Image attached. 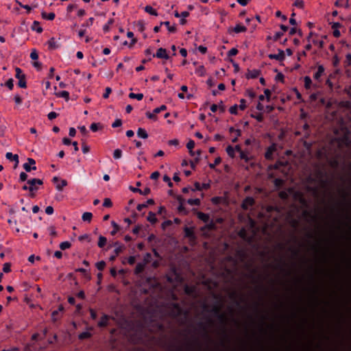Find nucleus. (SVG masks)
<instances>
[{
	"mask_svg": "<svg viewBox=\"0 0 351 351\" xmlns=\"http://www.w3.org/2000/svg\"><path fill=\"white\" fill-rule=\"evenodd\" d=\"M5 157L8 160H12L15 162L16 167L19 164V156L17 154H12L11 152H8L5 154Z\"/></svg>",
	"mask_w": 351,
	"mask_h": 351,
	"instance_id": "1a4fd4ad",
	"label": "nucleus"
},
{
	"mask_svg": "<svg viewBox=\"0 0 351 351\" xmlns=\"http://www.w3.org/2000/svg\"><path fill=\"white\" fill-rule=\"evenodd\" d=\"M106 243H107V239L104 236H101V235L99 236L98 243H97L98 246L99 247H103L104 246H105Z\"/></svg>",
	"mask_w": 351,
	"mask_h": 351,
	"instance_id": "473e14b6",
	"label": "nucleus"
},
{
	"mask_svg": "<svg viewBox=\"0 0 351 351\" xmlns=\"http://www.w3.org/2000/svg\"><path fill=\"white\" fill-rule=\"evenodd\" d=\"M221 162V159L220 157H217L215 158L213 163L209 164V167L210 169H214L217 165H218Z\"/></svg>",
	"mask_w": 351,
	"mask_h": 351,
	"instance_id": "37998d69",
	"label": "nucleus"
},
{
	"mask_svg": "<svg viewBox=\"0 0 351 351\" xmlns=\"http://www.w3.org/2000/svg\"><path fill=\"white\" fill-rule=\"evenodd\" d=\"M137 135L138 137L142 138H147L148 137L147 131L142 128H139L138 129Z\"/></svg>",
	"mask_w": 351,
	"mask_h": 351,
	"instance_id": "412c9836",
	"label": "nucleus"
},
{
	"mask_svg": "<svg viewBox=\"0 0 351 351\" xmlns=\"http://www.w3.org/2000/svg\"><path fill=\"white\" fill-rule=\"evenodd\" d=\"M195 73L199 76H204L206 74V69L203 65H200L196 69Z\"/></svg>",
	"mask_w": 351,
	"mask_h": 351,
	"instance_id": "c85d7f7f",
	"label": "nucleus"
},
{
	"mask_svg": "<svg viewBox=\"0 0 351 351\" xmlns=\"http://www.w3.org/2000/svg\"><path fill=\"white\" fill-rule=\"evenodd\" d=\"M274 185L279 188L284 184V180L280 178H276L274 181Z\"/></svg>",
	"mask_w": 351,
	"mask_h": 351,
	"instance_id": "3c124183",
	"label": "nucleus"
},
{
	"mask_svg": "<svg viewBox=\"0 0 351 351\" xmlns=\"http://www.w3.org/2000/svg\"><path fill=\"white\" fill-rule=\"evenodd\" d=\"M195 147V141L193 140H190L187 144L186 147L188 149H193Z\"/></svg>",
	"mask_w": 351,
	"mask_h": 351,
	"instance_id": "774afa93",
	"label": "nucleus"
},
{
	"mask_svg": "<svg viewBox=\"0 0 351 351\" xmlns=\"http://www.w3.org/2000/svg\"><path fill=\"white\" fill-rule=\"evenodd\" d=\"M64 308L62 305L58 307V310L53 311L51 313L52 319L55 322L59 319L58 315L60 312L63 311Z\"/></svg>",
	"mask_w": 351,
	"mask_h": 351,
	"instance_id": "2eb2a0df",
	"label": "nucleus"
},
{
	"mask_svg": "<svg viewBox=\"0 0 351 351\" xmlns=\"http://www.w3.org/2000/svg\"><path fill=\"white\" fill-rule=\"evenodd\" d=\"M32 29L36 31L38 33H41L43 32V28L40 27L39 22L36 21H34Z\"/></svg>",
	"mask_w": 351,
	"mask_h": 351,
	"instance_id": "a878e982",
	"label": "nucleus"
},
{
	"mask_svg": "<svg viewBox=\"0 0 351 351\" xmlns=\"http://www.w3.org/2000/svg\"><path fill=\"white\" fill-rule=\"evenodd\" d=\"M113 230L111 231V234L114 235L119 230V226L114 221H111Z\"/></svg>",
	"mask_w": 351,
	"mask_h": 351,
	"instance_id": "f704fd0d",
	"label": "nucleus"
},
{
	"mask_svg": "<svg viewBox=\"0 0 351 351\" xmlns=\"http://www.w3.org/2000/svg\"><path fill=\"white\" fill-rule=\"evenodd\" d=\"M146 117L149 119L156 121L157 119L156 115L154 112H147Z\"/></svg>",
	"mask_w": 351,
	"mask_h": 351,
	"instance_id": "6e6d98bb",
	"label": "nucleus"
},
{
	"mask_svg": "<svg viewBox=\"0 0 351 351\" xmlns=\"http://www.w3.org/2000/svg\"><path fill=\"white\" fill-rule=\"evenodd\" d=\"M67 185V182L66 180H62L60 181V183L56 185V189L58 190V191H62V189L66 186Z\"/></svg>",
	"mask_w": 351,
	"mask_h": 351,
	"instance_id": "58836bf2",
	"label": "nucleus"
},
{
	"mask_svg": "<svg viewBox=\"0 0 351 351\" xmlns=\"http://www.w3.org/2000/svg\"><path fill=\"white\" fill-rule=\"evenodd\" d=\"M215 228V223L211 221L210 223H207L204 227L202 228V230L205 229H208L209 230H214Z\"/></svg>",
	"mask_w": 351,
	"mask_h": 351,
	"instance_id": "ea45409f",
	"label": "nucleus"
},
{
	"mask_svg": "<svg viewBox=\"0 0 351 351\" xmlns=\"http://www.w3.org/2000/svg\"><path fill=\"white\" fill-rule=\"evenodd\" d=\"M42 17L44 19L52 21L55 19V14L53 12L47 13L45 12H42L41 13Z\"/></svg>",
	"mask_w": 351,
	"mask_h": 351,
	"instance_id": "aec40b11",
	"label": "nucleus"
},
{
	"mask_svg": "<svg viewBox=\"0 0 351 351\" xmlns=\"http://www.w3.org/2000/svg\"><path fill=\"white\" fill-rule=\"evenodd\" d=\"M152 57H156L158 58H160V59H165V60H168L169 58V56L168 55L167 53V51L166 50V49H164V48H159L156 54H153L152 55Z\"/></svg>",
	"mask_w": 351,
	"mask_h": 351,
	"instance_id": "7ed1b4c3",
	"label": "nucleus"
},
{
	"mask_svg": "<svg viewBox=\"0 0 351 351\" xmlns=\"http://www.w3.org/2000/svg\"><path fill=\"white\" fill-rule=\"evenodd\" d=\"M324 68L322 65H319L317 67V71L314 74L313 77L315 80H319L321 76L324 74Z\"/></svg>",
	"mask_w": 351,
	"mask_h": 351,
	"instance_id": "9b49d317",
	"label": "nucleus"
},
{
	"mask_svg": "<svg viewBox=\"0 0 351 351\" xmlns=\"http://www.w3.org/2000/svg\"><path fill=\"white\" fill-rule=\"evenodd\" d=\"M129 97L130 99H136L138 101H141L143 99V93H130L129 94Z\"/></svg>",
	"mask_w": 351,
	"mask_h": 351,
	"instance_id": "cd10ccee",
	"label": "nucleus"
},
{
	"mask_svg": "<svg viewBox=\"0 0 351 351\" xmlns=\"http://www.w3.org/2000/svg\"><path fill=\"white\" fill-rule=\"evenodd\" d=\"M122 156V151L119 149H117L114 151L113 157L115 159H119Z\"/></svg>",
	"mask_w": 351,
	"mask_h": 351,
	"instance_id": "49530a36",
	"label": "nucleus"
},
{
	"mask_svg": "<svg viewBox=\"0 0 351 351\" xmlns=\"http://www.w3.org/2000/svg\"><path fill=\"white\" fill-rule=\"evenodd\" d=\"M82 149L84 154H86L90 151V147L85 143H82Z\"/></svg>",
	"mask_w": 351,
	"mask_h": 351,
	"instance_id": "69168bd1",
	"label": "nucleus"
},
{
	"mask_svg": "<svg viewBox=\"0 0 351 351\" xmlns=\"http://www.w3.org/2000/svg\"><path fill=\"white\" fill-rule=\"evenodd\" d=\"M221 308L218 305H215L213 306L211 309V312L213 313L217 316L220 313Z\"/></svg>",
	"mask_w": 351,
	"mask_h": 351,
	"instance_id": "de8ad7c7",
	"label": "nucleus"
},
{
	"mask_svg": "<svg viewBox=\"0 0 351 351\" xmlns=\"http://www.w3.org/2000/svg\"><path fill=\"white\" fill-rule=\"evenodd\" d=\"M71 243L69 241H64L60 244V247L62 250H65L71 247Z\"/></svg>",
	"mask_w": 351,
	"mask_h": 351,
	"instance_id": "4c0bfd02",
	"label": "nucleus"
},
{
	"mask_svg": "<svg viewBox=\"0 0 351 351\" xmlns=\"http://www.w3.org/2000/svg\"><path fill=\"white\" fill-rule=\"evenodd\" d=\"M239 51L236 48H232L228 52V56H236L238 53Z\"/></svg>",
	"mask_w": 351,
	"mask_h": 351,
	"instance_id": "4d7b16f0",
	"label": "nucleus"
},
{
	"mask_svg": "<svg viewBox=\"0 0 351 351\" xmlns=\"http://www.w3.org/2000/svg\"><path fill=\"white\" fill-rule=\"evenodd\" d=\"M197 215L198 219H199L200 220L203 221L205 223H208L210 219L209 215L202 213V212H198L197 213Z\"/></svg>",
	"mask_w": 351,
	"mask_h": 351,
	"instance_id": "4468645a",
	"label": "nucleus"
},
{
	"mask_svg": "<svg viewBox=\"0 0 351 351\" xmlns=\"http://www.w3.org/2000/svg\"><path fill=\"white\" fill-rule=\"evenodd\" d=\"M130 189L134 193H138L143 195H147L149 194L151 192L150 189L148 187H146L143 190H141L138 188H135V187L130 186Z\"/></svg>",
	"mask_w": 351,
	"mask_h": 351,
	"instance_id": "423d86ee",
	"label": "nucleus"
},
{
	"mask_svg": "<svg viewBox=\"0 0 351 351\" xmlns=\"http://www.w3.org/2000/svg\"><path fill=\"white\" fill-rule=\"evenodd\" d=\"M49 231L50 235L52 236L53 237H56L57 236V232L56 230L55 226H51L49 228Z\"/></svg>",
	"mask_w": 351,
	"mask_h": 351,
	"instance_id": "603ef678",
	"label": "nucleus"
},
{
	"mask_svg": "<svg viewBox=\"0 0 351 351\" xmlns=\"http://www.w3.org/2000/svg\"><path fill=\"white\" fill-rule=\"evenodd\" d=\"M114 245L117 246L114 250V255H112L110 257V261H113L115 260L116 257L125 250V246L123 245L119 244L118 242L114 243Z\"/></svg>",
	"mask_w": 351,
	"mask_h": 351,
	"instance_id": "20e7f679",
	"label": "nucleus"
},
{
	"mask_svg": "<svg viewBox=\"0 0 351 351\" xmlns=\"http://www.w3.org/2000/svg\"><path fill=\"white\" fill-rule=\"evenodd\" d=\"M58 116V114L56 112H51L48 114L47 117L49 120H52L53 119H56Z\"/></svg>",
	"mask_w": 351,
	"mask_h": 351,
	"instance_id": "338daca9",
	"label": "nucleus"
},
{
	"mask_svg": "<svg viewBox=\"0 0 351 351\" xmlns=\"http://www.w3.org/2000/svg\"><path fill=\"white\" fill-rule=\"evenodd\" d=\"M35 165H36L35 160L33 158H28L27 162L24 163L23 167V169L27 172H30L32 170L36 169V167L35 166Z\"/></svg>",
	"mask_w": 351,
	"mask_h": 351,
	"instance_id": "f03ea898",
	"label": "nucleus"
},
{
	"mask_svg": "<svg viewBox=\"0 0 351 351\" xmlns=\"http://www.w3.org/2000/svg\"><path fill=\"white\" fill-rule=\"evenodd\" d=\"M10 267H11L10 263H4L3 266V272H5V273L10 272L11 271Z\"/></svg>",
	"mask_w": 351,
	"mask_h": 351,
	"instance_id": "864d4df0",
	"label": "nucleus"
},
{
	"mask_svg": "<svg viewBox=\"0 0 351 351\" xmlns=\"http://www.w3.org/2000/svg\"><path fill=\"white\" fill-rule=\"evenodd\" d=\"M90 130L95 132L99 130H101L103 128V126L101 123H93L91 125H90Z\"/></svg>",
	"mask_w": 351,
	"mask_h": 351,
	"instance_id": "393cba45",
	"label": "nucleus"
},
{
	"mask_svg": "<svg viewBox=\"0 0 351 351\" xmlns=\"http://www.w3.org/2000/svg\"><path fill=\"white\" fill-rule=\"evenodd\" d=\"M217 317L218 319H219V321L223 323V324H225L226 322V320H227V318H226V315L225 313H220L218 315H217Z\"/></svg>",
	"mask_w": 351,
	"mask_h": 351,
	"instance_id": "09e8293b",
	"label": "nucleus"
},
{
	"mask_svg": "<svg viewBox=\"0 0 351 351\" xmlns=\"http://www.w3.org/2000/svg\"><path fill=\"white\" fill-rule=\"evenodd\" d=\"M304 87L306 89L310 88L311 84H312V80H311V77L308 76H305L304 78Z\"/></svg>",
	"mask_w": 351,
	"mask_h": 351,
	"instance_id": "72a5a7b5",
	"label": "nucleus"
},
{
	"mask_svg": "<svg viewBox=\"0 0 351 351\" xmlns=\"http://www.w3.org/2000/svg\"><path fill=\"white\" fill-rule=\"evenodd\" d=\"M77 5L76 4H69L67 6L66 11L68 13L71 12L73 10L76 9Z\"/></svg>",
	"mask_w": 351,
	"mask_h": 351,
	"instance_id": "0e129e2a",
	"label": "nucleus"
},
{
	"mask_svg": "<svg viewBox=\"0 0 351 351\" xmlns=\"http://www.w3.org/2000/svg\"><path fill=\"white\" fill-rule=\"evenodd\" d=\"M144 10L147 13L151 15L158 16L157 11L155 9H154L151 5H146Z\"/></svg>",
	"mask_w": 351,
	"mask_h": 351,
	"instance_id": "4be33fe9",
	"label": "nucleus"
},
{
	"mask_svg": "<svg viewBox=\"0 0 351 351\" xmlns=\"http://www.w3.org/2000/svg\"><path fill=\"white\" fill-rule=\"evenodd\" d=\"M147 219L148 221H149L152 224L155 223L157 221V218L156 217V214L153 212L149 213Z\"/></svg>",
	"mask_w": 351,
	"mask_h": 351,
	"instance_id": "b1692460",
	"label": "nucleus"
},
{
	"mask_svg": "<svg viewBox=\"0 0 351 351\" xmlns=\"http://www.w3.org/2000/svg\"><path fill=\"white\" fill-rule=\"evenodd\" d=\"M122 125V121L119 119H117L114 121V122L112 124V128L120 127Z\"/></svg>",
	"mask_w": 351,
	"mask_h": 351,
	"instance_id": "bf43d9fd",
	"label": "nucleus"
},
{
	"mask_svg": "<svg viewBox=\"0 0 351 351\" xmlns=\"http://www.w3.org/2000/svg\"><path fill=\"white\" fill-rule=\"evenodd\" d=\"M27 179V175L25 172H21L19 176V182H25Z\"/></svg>",
	"mask_w": 351,
	"mask_h": 351,
	"instance_id": "052dcab7",
	"label": "nucleus"
},
{
	"mask_svg": "<svg viewBox=\"0 0 351 351\" xmlns=\"http://www.w3.org/2000/svg\"><path fill=\"white\" fill-rule=\"evenodd\" d=\"M5 86L10 89V90H12L14 87V84H13V80L12 79H9L6 82H5Z\"/></svg>",
	"mask_w": 351,
	"mask_h": 351,
	"instance_id": "680f3d73",
	"label": "nucleus"
},
{
	"mask_svg": "<svg viewBox=\"0 0 351 351\" xmlns=\"http://www.w3.org/2000/svg\"><path fill=\"white\" fill-rule=\"evenodd\" d=\"M294 5L300 8H303L304 3L302 0H296L294 3Z\"/></svg>",
	"mask_w": 351,
	"mask_h": 351,
	"instance_id": "e2e57ef3",
	"label": "nucleus"
},
{
	"mask_svg": "<svg viewBox=\"0 0 351 351\" xmlns=\"http://www.w3.org/2000/svg\"><path fill=\"white\" fill-rule=\"evenodd\" d=\"M48 47L50 50L56 49L58 47L56 39L53 37L47 41Z\"/></svg>",
	"mask_w": 351,
	"mask_h": 351,
	"instance_id": "f3484780",
	"label": "nucleus"
},
{
	"mask_svg": "<svg viewBox=\"0 0 351 351\" xmlns=\"http://www.w3.org/2000/svg\"><path fill=\"white\" fill-rule=\"evenodd\" d=\"M246 31H247L246 27L241 24H237L233 29V32L237 34H239L241 32H245Z\"/></svg>",
	"mask_w": 351,
	"mask_h": 351,
	"instance_id": "dca6fc26",
	"label": "nucleus"
},
{
	"mask_svg": "<svg viewBox=\"0 0 351 351\" xmlns=\"http://www.w3.org/2000/svg\"><path fill=\"white\" fill-rule=\"evenodd\" d=\"M56 96L58 97L64 98L66 101H69V93L66 90H62L56 93Z\"/></svg>",
	"mask_w": 351,
	"mask_h": 351,
	"instance_id": "5701e85b",
	"label": "nucleus"
},
{
	"mask_svg": "<svg viewBox=\"0 0 351 351\" xmlns=\"http://www.w3.org/2000/svg\"><path fill=\"white\" fill-rule=\"evenodd\" d=\"M226 152H227V154H228V156L230 157H231V158H234V149L231 145H228L226 147Z\"/></svg>",
	"mask_w": 351,
	"mask_h": 351,
	"instance_id": "c9c22d12",
	"label": "nucleus"
},
{
	"mask_svg": "<svg viewBox=\"0 0 351 351\" xmlns=\"http://www.w3.org/2000/svg\"><path fill=\"white\" fill-rule=\"evenodd\" d=\"M237 109H238V106L237 104L231 106L229 109L230 113L232 114H237Z\"/></svg>",
	"mask_w": 351,
	"mask_h": 351,
	"instance_id": "5fc2aeb1",
	"label": "nucleus"
},
{
	"mask_svg": "<svg viewBox=\"0 0 351 351\" xmlns=\"http://www.w3.org/2000/svg\"><path fill=\"white\" fill-rule=\"evenodd\" d=\"M278 54H269L268 57L271 60H276L278 61H282L285 58V51L282 49H278Z\"/></svg>",
	"mask_w": 351,
	"mask_h": 351,
	"instance_id": "39448f33",
	"label": "nucleus"
},
{
	"mask_svg": "<svg viewBox=\"0 0 351 351\" xmlns=\"http://www.w3.org/2000/svg\"><path fill=\"white\" fill-rule=\"evenodd\" d=\"M239 155L241 159L244 160L245 162H248L250 160V157L243 151H241Z\"/></svg>",
	"mask_w": 351,
	"mask_h": 351,
	"instance_id": "c03bdc74",
	"label": "nucleus"
},
{
	"mask_svg": "<svg viewBox=\"0 0 351 351\" xmlns=\"http://www.w3.org/2000/svg\"><path fill=\"white\" fill-rule=\"evenodd\" d=\"M145 267V263H137V265H136V267H135L134 273L136 274H141V272L143 271Z\"/></svg>",
	"mask_w": 351,
	"mask_h": 351,
	"instance_id": "a211bd4d",
	"label": "nucleus"
},
{
	"mask_svg": "<svg viewBox=\"0 0 351 351\" xmlns=\"http://www.w3.org/2000/svg\"><path fill=\"white\" fill-rule=\"evenodd\" d=\"M276 151V147L274 145L269 147L265 154V157L266 159H271L273 153Z\"/></svg>",
	"mask_w": 351,
	"mask_h": 351,
	"instance_id": "9d476101",
	"label": "nucleus"
},
{
	"mask_svg": "<svg viewBox=\"0 0 351 351\" xmlns=\"http://www.w3.org/2000/svg\"><path fill=\"white\" fill-rule=\"evenodd\" d=\"M30 58L32 60H37L38 58V55L36 49H33L30 53Z\"/></svg>",
	"mask_w": 351,
	"mask_h": 351,
	"instance_id": "13d9d810",
	"label": "nucleus"
},
{
	"mask_svg": "<svg viewBox=\"0 0 351 351\" xmlns=\"http://www.w3.org/2000/svg\"><path fill=\"white\" fill-rule=\"evenodd\" d=\"M95 19L93 17H90L87 19L84 23L82 24L81 27L82 28L88 27L93 25Z\"/></svg>",
	"mask_w": 351,
	"mask_h": 351,
	"instance_id": "bb28decb",
	"label": "nucleus"
},
{
	"mask_svg": "<svg viewBox=\"0 0 351 351\" xmlns=\"http://www.w3.org/2000/svg\"><path fill=\"white\" fill-rule=\"evenodd\" d=\"M260 74V71L258 70H256V69H254V70H252V71H248L247 73V77L248 79H255L256 77H258Z\"/></svg>",
	"mask_w": 351,
	"mask_h": 351,
	"instance_id": "ddd939ff",
	"label": "nucleus"
},
{
	"mask_svg": "<svg viewBox=\"0 0 351 351\" xmlns=\"http://www.w3.org/2000/svg\"><path fill=\"white\" fill-rule=\"evenodd\" d=\"M103 206L104 207L110 208L112 206L111 199L110 198H105L104 200Z\"/></svg>",
	"mask_w": 351,
	"mask_h": 351,
	"instance_id": "8fccbe9b",
	"label": "nucleus"
},
{
	"mask_svg": "<svg viewBox=\"0 0 351 351\" xmlns=\"http://www.w3.org/2000/svg\"><path fill=\"white\" fill-rule=\"evenodd\" d=\"M91 334L89 332H83L79 335L80 339H85L90 337Z\"/></svg>",
	"mask_w": 351,
	"mask_h": 351,
	"instance_id": "a18cd8bd",
	"label": "nucleus"
},
{
	"mask_svg": "<svg viewBox=\"0 0 351 351\" xmlns=\"http://www.w3.org/2000/svg\"><path fill=\"white\" fill-rule=\"evenodd\" d=\"M18 86L23 88L27 87L25 75H22L21 78L19 79Z\"/></svg>",
	"mask_w": 351,
	"mask_h": 351,
	"instance_id": "7c9ffc66",
	"label": "nucleus"
},
{
	"mask_svg": "<svg viewBox=\"0 0 351 351\" xmlns=\"http://www.w3.org/2000/svg\"><path fill=\"white\" fill-rule=\"evenodd\" d=\"M154 204V201L153 199H149L146 203L145 204H138L136 208L138 211H141L143 208L147 207L148 205H152Z\"/></svg>",
	"mask_w": 351,
	"mask_h": 351,
	"instance_id": "f8f14e48",
	"label": "nucleus"
},
{
	"mask_svg": "<svg viewBox=\"0 0 351 351\" xmlns=\"http://www.w3.org/2000/svg\"><path fill=\"white\" fill-rule=\"evenodd\" d=\"M165 25L167 27V29H168L169 32L173 33L176 30V27L175 26H171L170 25V23L169 21H165V22L160 23V25Z\"/></svg>",
	"mask_w": 351,
	"mask_h": 351,
	"instance_id": "2f4dec72",
	"label": "nucleus"
},
{
	"mask_svg": "<svg viewBox=\"0 0 351 351\" xmlns=\"http://www.w3.org/2000/svg\"><path fill=\"white\" fill-rule=\"evenodd\" d=\"M254 199L252 197H247L242 203V207L244 209H247L250 206L254 204Z\"/></svg>",
	"mask_w": 351,
	"mask_h": 351,
	"instance_id": "0eeeda50",
	"label": "nucleus"
},
{
	"mask_svg": "<svg viewBox=\"0 0 351 351\" xmlns=\"http://www.w3.org/2000/svg\"><path fill=\"white\" fill-rule=\"evenodd\" d=\"M92 217H93V215L91 213H89V212L84 213L82 217V220L84 221H88V222H90Z\"/></svg>",
	"mask_w": 351,
	"mask_h": 351,
	"instance_id": "c756f323",
	"label": "nucleus"
},
{
	"mask_svg": "<svg viewBox=\"0 0 351 351\" xmlns=\"http://www.w3.org/2000/svg\"><path fill=\"white\" fill-rule=\"evenodd\" d=\"M105 267H106V263L104 261H101L96 263V267L99 271L104 270Z\"/></svg>",
	"mask_w": 351,
	"mask_h": 351,
	"instance_id": "a19ab883",
	"label": "nucleus"
},
{
	"mask_svg": "<svg viewBox=\"0 0 351 351\" xmlns=\"http://www.w3.org/2000/svg\"><path fill=\"white\" fill-rule=\"evenodd\" d=\"M185 237L190 238L191 239H195V235L193 230L191 228L186 227L184 228Z\"/></svg>",
	"mask_w": 351,
	"mask_h": 351,
	"instance_id": "6ab92c4d",
	"label": "nucleus"
},
{
	"mask_svg": "<svg viewBox=\"0 0 351 351\" xmlns=\"http://www.w3.org/2000/svg\"><path fill=\"white\" fill-rule=\"evenodd\" d=\"M114 23L113 19H110L108 23L103 27L104 32H108L110 30V26Z\"/></svg>",
	"mask_w": 351,
	"mask_h": 351,
	"instance_id": "e433bc0d",
	"label": "nucleus"
},
{
	"mask_svg": "<svg viewBox=\"0 0 351 351\" xmlns=\"http://www.w3.org/2000/svg\"><path fill=\"white\" fill-rule=\"evenodd\" d=\"M110 319V316L108 315H104L100 321L98 322V326L99 327H106L108 324V320Z\"/></svg>",
	"mask_w": 351,
	"mask_h": 351,
	"instance_id": "6e6552de",
	"label": "nucleus"
},
{
	"mask_svg": "<svg viewBox=\"0 0 351 351\" xmlns=\"http://www.w3.org/2000/svg\"><path fill=\"white\" fill-rule=\"evenodd\" d=\"M27 184H29V191L32 193L30 196L34 197L35 195L33 192L38 190V187L36 185H43V181L38 178H32L27 180Z\"/></svg>",
	"mask_w": 351,
	"mask_h": 351,
	"instance_id": "f257e3e1",
	"label": "nucleus"
},
{
	"mask_svg": "<svg viewBox=\"0 0 351 351\" xmlns=\"http://www.w3.org/2000/svg\"><path fill=\"white\" fill-rule=\"evenodd\" d=\"M187 202L190 205H196V206H199L200 204V200L199 199H189L187 200Z\"/></svg>",
	"mask_w": 351,
	"mask_h": 351,
	"instance_id": "79ce46f5",
	"label": "nucleus"
}]
</instances>
